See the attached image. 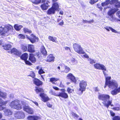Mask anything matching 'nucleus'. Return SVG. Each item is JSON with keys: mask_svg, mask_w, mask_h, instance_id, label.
<instances>
[{"mask_svg": "<svg viewBox=\"0 0 120 120\" xmlns=\"http://www.w3.org/2000/svg\"><path fill=\"white\" fill-rule=\"evenodd\" d=\"M117 10V9H112L108 12V14L109 15V18L111 21H113L114 20V19L112 14Z\"/></svg>", "mask_w": 120, "mask_h": 120, "instance_id": "9b49d317", "label": "nucleus"}, {"mask_svg": "<svg viewBox=\"0 0 120 120\" xmlns=\"http://www.w3.org/2000/svg\"><path fill=\"white\" fill-rule=\"evenodd\" d=\"M7 94L5 92H3L0 90V97L4 99L6 98Z\"/></svg>", "mask_w": 120, "mask_h": 120, "instance_id": "cd10ccee", "label": "nucleus"}, {"mask_svg": "<svg viewBox=\"0 0 120 120\" xmlns=\"http://www.w3.org/2000/svg\"><path fill=\"white\" fill-rule=\"evenodd\" d=\"M41 51L42 53L45 55H46L47 54V52L46 49L44 46L42 47L41 49Z\"/></svg>", "mask_w": 120, "mask_h": 120, "instance_id": "473e14b6", "label": "nucleus"}, {"mask_svg": "<svg viewBox=\"0 0 120 120\" xmlns=\"http://www.w3.org/2000/svg\"><path fill=\"white\" fill-rule=\"evenodd\" d=\"M38 73L41 75V77L44 80V77L45 76V75H41V74L44 73L45 72L43 71L42 68H40L39 70L38 71Z\"/></svg>", "mask_w": 120, "mask_h": 120, "instance_id": "2f4dec72", "label": "nucleus"}, {"mask_svg": "<svg viewBox=\"0 0 120 120\" xmlns=\"http://www.w3.org/2000/svg\"><path fill=\"white\" fill-rule=\"evenodd\" d=\"M27 119L28 120H34L33 116H30L27 117Z\"/></svg>", "mask_w": 120, "mask_h": 120, "instance_id": "603ef678", "label": "nucleus"}, {"mask_svg": "<svg viewBox=\"0 0 120 120\" xmlns=\"http://www.w3.org/2000/svg\"><path fill=\"white\" fill-rule=\"evenodd\" d=\"M8 102V101H4L1 99L0 98V104H2V105H6Z\"/></svg>", "mask_w": 120, "mask_h": 120, "instance_id": "a19ab883", "label": "nucleus"}, {"mask_svg": "<svg viewBox=\"0 0 120 120\" xmlns=\"http://www.w3.org/2000/svg\"><path fill=\"white\" fill-rule=\"evenodd\" d=\"M9 106L11 108L17 110H20L22 109L19 100L16 99L11 101L10 103Z\"/></svg>", "mask_w": 120, "mask_h": 120, "instance_id": "20e7f679", "label": "nucleus"}, {"mask_svg": "<svg viewBox=\"0 0 120 120\" xmlns=\"http://www.w3.org/2000/svg\"><path fill=\"white\" fill-rule=\"evenodd\" d=\"M67 91L68 94H70L72 93L74 91V90L73 89H71L69 87H68L67 89Z\"/></svg>", "mask_w": 120, "mask_h": 120, "instance_id": "79ce46f5", "label": "nucleus"}, {"mask_svg": "<svg viewBox=\"0 0 120 120\" xmlns=\"http://www.w3.org/2000/svg\"><path fill=\"white\" fill-rule=\"evenodd\" d=\"M87 60L89 63L91 64L95 63L96 62V61L95 60L89 58L87 59Z\"/></svg>", "mask_w": 120, "mask_h": 120, "instance_id": "4c0bfd02", "label": "nucleus"}, {"mask_svg": "<svg viewBox=\"0 0 120 120\" xmlns=\"http://www.w3.org/2000/svg\"><path fill=\"white\" fill-rule=\"evenodd\" d=\"M22 27V26L18 24H15L14 26V28L16 30L19 31Z\"/></svg>", "mask_w": 120, "mask_h": 120, "instance_id": "7c9ffc66", "label": "nucleus"}, {"mask_svg": "<svg viewBox=\"0 0 120 120\" xmlns=\"http://www.w3.org/2000/svg\"><path fill=\"white\" fill-rule=\"evenodd\" d=\"M67 62L69 63H71V64L73 65H75L76 64L78 63V61L75 59L74 58H71L67 60Z\"/></svg>", "mask_w": 120, "mask_h": 120, "instance_id": "f3484780", "label": "nucleus"}, {"mask_svg": "<svg viewBox=\"0 0 120 120\" xmlns=\"http://www.w3.org/2000/svg\"><path fill=\"white\" fill-rule=\"evenodd\" d=\"M94 66L95 69L101 70L102 71L103 74L105 78V82L106 84L109 83L111 81L110 80L111 79V77L108 76L107 74L108 71L107 70L106 67L103 64L97 63L94 64Z\"/></svg>", "mask_w": 120, "mask_h": 120, "instance_id": "f257e3e1", "label": "nucleus"}, {"mask_svg": "<svg viewBox=\"0 0 120 120\" xmlns=\"http://www.w3.org/2000/svg\"><path fill=\"white\" fill-rule=\"evenodd\" d=\"M110 4H114L116 8H120V2L118 0H111L110 1Z\"/></svg>", "mask_w": 120, "mask_h": 120, "instance_id": "a211bd4d", "label": "nucleus"}, {"mask_svg": "<svg viewBox=\"0 0 120 120\" xmlns=\"http://www.w3.org/2000/svg\"><path fill=\"white\" fill-rule=\"evenodd\" d=\"M33 116L34 120H38L40 119V118L38 116Z\"/></svg>", "mask_w": 120, "mask_h": 120, "instance_id": "6e6d98bb", "label": "nucleus"}, {"mask_svg": "<svg viewBox=\"0 0 120 120\" xmlns=\"http://www.w3.org/2000/svg\"><path fill=\"white\" fill-rule=\"evenodd\" d=\"M57 22L58 23V24L60 26H62L64 24L63 21L61 19H57Z\"/></svg>", "mask_w": 120, "mask_h": 120, "instance_id": "f704fd0d", "label": "nucleus"}, {"mask_svg": "<svg viewBox=\"0 0 120 120\" xmlns=\"http://www.w3.org/2000/svg\"><path fill=\"white\" fill-rule=\"evenodd\" d=\"M55 57L53 55L50 54L47 57L46 59V61L48 62H53L54 60Z\"/></svg>", "mask_w": 120, "mask_h": 120, "instance_id": "dca6fc26", "label": "nucleus"}, {"mask_svg": "<svg viewBox=\"0 0 120 120\" xmlns=\"http://www.w3.org/2000/svg\"><path fill=\"white\" fill-rule=\"evenodd\" d=\"M64 68H65L64 71L66 73L68 72L70 70V68L67 66H64Z\"/></svg>", "mask_w": 120, "mask_h": 120, "instance_id": "a18cd8bd", "label": "nucleus"}, {"mask_svg": "<svg viewBox=\"0 0 120 120\" xmlns=\"http://www.w3.org/2000/svg\"><path fill=\"white\" fill-rule=\"evenodd\" d=\"M40 96L42 98V100L44 102H46L49 99L47 95L43 93H41L40 94Z\"/></svg>", "mask_w": 120, "mask_h": 120, "instance_id": "4468645a", "label": "nucleus"}, {"mask_svg": "<svg viewBox=\"0 0 120 120\" xmlns=\"http://www.w3.org/2000/svg\"><path fill=\"white\" fill-rule=\"evenodd\" d=\"M110 113L111 116H113L115 115V113L113 112L112 111H110Z\"/></svg>", "mask_w": 120, "mask_h": 120, "instance_id": "680f3d73", "label": "nucleus"}, {"mask_svg": "<svg viewBox=\"0 0 120 120\" xmlns=\"http://www.w3.org/2000/svg\"><path fill=\"white\" fill-rule=\"evenodd\" d=\"M117 14L118 17L120 18V10L117 12Z\"/></svg>", "mask_w": 120, "mask_h": 120, "instance_id": "338daca9", "label": "nucleus"}, {"mask_svg": "<svg viewBox=\"0 0 120 120\" xmlns=\"http://www.w3.org/2000/svg\"><path fill=\"white\" fill-rule=\"evenodd\" d=\"M113 120H120V117L118 116H116L112 118Z\"/></svg>", "mask_w": 120, "mask_h": 120, "instance_id": "de8ad7c7", "label": "nucleus"}, {"mask_svg": "<svg viewBox=\"0 0 120 120\" xmlns=\"http://www.w3.org/2000/svg\"><path fill=\"white\" fill-rule=\"evenodd\" d=\"M11 53L15 55L20 56L21 55V53L15 48H14L11 49Z\"/></svg>", "mask_w": 120, "mask_h": 120, "instance_id": "2eb2a0df", "label": "nucleus"}, {"mask_svg": "<svg viewBox=\"0 0 120 120\" xmlns=\"http://www.w3.org/2000/svg\"><path fill=\"white\" fill-rule=\"evenodd\" d=\"M59 97H61L64 99L67 98L68 96L67 93L65 92H61L59 93Z\"/></svg>", "mask_w": 120, "mask_h": 120, "instance_id": "6ab92c4d", "label": "nucleus"}, {"mask_svg": "<svg viewBox=\"0 0 120 120\" xmlns=\"http://www.w3.org/2000/svg\"><path fill=\"white\" fill-rule=\"evenodd\" d=\"M3 105H0V111H1L3 110H5L6 108L5 107H4L2 106Z\"/></svg>", "mask_w": 120, "mask_h": 120, "instance_id": "13d9d810", "label": "nucleus"}, {"mask_svg": "<svg viewBox=\"0 0 120 120\" xmlns=\"http://www.w3.org/2000/svg\"><path fill=\"white\" fill-rule=\"evenodd\" d=\"M94 89V91L96 92H98L99 90V89L97 87H95Z\"/></svg>", "mask_w": 120, "mask_h": 120, "instance_id": "e2e57ef3", "label": "nucleus"}, {"mask_svg": "<svg viewBox=\"0 0 120 120\" xmlns=\"http://www.w3.org/2000/svg\"><path fill=\"white\" fill-rule=\"evenodd\" d=\"M29 59L32 63H35L36 61V59L33 54H30Z\"/></svg>", "mask_w": 120, "mask_h": 120, "instance_id": "393cba45", "label": "nucleus"}, {"mask_svg": "<svg viewBox=\"0 0 120 120\" xmlns=\"http://www.w3.org/2000/svg\"><path fill=\"white\" fill-rule=\"evenodd\" d=\"M98 1V0H91L90 1V3L91 4H93Z\"/></svg>", "mask_w": 120, "mask_h": 120, "instance_id": "8fccbe9b", "label": "nucleus"}, {"mask_svg": "<svg viewBox=\"0 0 120 120\" xmlns=\"http://www.w3.org/2000/svg\"><path fill=\"white\" fill-rule=\"evenodd\" d=\"M25 61L26 64L30 65H32V64L29 61L27 60H25Z\"/></svg>", "mask_w": 120, "mask_h": 120, "instance_id": "4d7b16f0", "label": "nucleus"}, {"mask_svg": "<svg viewBox=\"0 0 120 120\" xmlns=\"http://www.w3.org/2000/svg\"><path fill=\"white\" fill-rule=\"evenodd\" d=\"M97 6H98V8H99L100 10H102V9H103V8L100 5H98Z\"/></svg>", "mask_w": 120, "mask_h": 120, "instance_id": "69168bd1", "label": "nucleus"}, {"mask_svg": "<svg viewBox=\"0 0 120 120\" xmlns=\"http://www.w3.org/2000/svg\"><path fill=\"white\" fill-rule=\"evenodd\" d=\"M35 91L38 94L39 92H43V90L41 88L36 87L35 89Z\"/></svg>", "mask_w": 120, "mask_h": 120, "instance_id": "e433bc0d", "label": "nucleus"}, {"mask_svg": "<svg viewBox=\"0 0 120 120\" xmlns=\"http://www.w3.org/2000/svg\"><path fill=\"white\" fill-rule=\"evenodd\" d=\"M21 48L22 51L24 52L26 51L27 49V46L23 45H21Z\"/></svg>", "mask_w": 120, "mask_h": 120, "instance_id": "ea45409f", "label": "nucleus"}, {"mask_svg": "<svg viewBox=\"0 0 120 120\" xmlns=\"http://www.w3.org/2000/svg\"><path fill=\"white\" fill-rule=\"evenodd\" d=\"M104 28L108 31H109V30H110L112 32L115 33H118V32L111 27H105Z\"/></svg>", "mask_w": 120, "mask_h": 120, "instance_id": "c756f323", "label": "nucleus"}, {"mask_svg": "<svg viewBox=\"0 0 120 120\" xmlns=\"http://www.w3.org/2000/svg\"><path fill=\"white\" fill-rule=\"evenodd\" d=\"M87 85L86 82L83 80L80 81L79 84V88L78 90V94L79 95L82 94L83 92L85 91Z\"/></svg>", "mask_w": 120, "mask_h": 120, "instance_id": "39448f33", "label": "nucleus"}, {"mask_svg": "<svg viewBox=\"0 0 120 120\" xmlns=\"http://www.w3.org/2000/svg\"><path fill=\"white\" fill-rule=\"evenodd\" d=\"M23 108L24 111L30 114H33L34 112L33 109L28 105H25L23 106Z\"/></svg>", "mask_w": 120, "mask_h": 120, "instance_id": "9d476101", "label": "nucleus"}, {"mask_svg": "<svg viewBox=\"0 0 120 120\" xmlns=\"http://www.w3.org/2000/svg\"><path fill=\"white\" fill-rule=\"evenodd\" d=\"M28 51L30 52H35L34 46L32 45H28Z\"/></svg>", "mask_w": 120, "mask_h": 120, "instance_id": "412c9836", "label": "nucleus"}, {"mask_svg": "<svg viewBox=\"0 0 120 120\" xmlns=\"http://www.w3.org/2000/svg\"><path fill=\"white\" fill-rule=\"evenodd\" d=\"M47 106L49 107H51L52 106V105L50 104L49 103H47Z\"/></svg>", "mask_w": 120, "mask_h": 120, "instance_id": "774afa93", "label": "nucleus"}, {"mask_svg": "<svg viewBox=\"0 0 120 120\" xmlns=\"http://www.w3.org/2000/svg\"><path fill=\"white\" fill-rule=\"evenodd\" d=\"M13 28V27L10 25L5 26H2L0 27V32L1 34L4 35L5 33H7L9 30H12Z\"/></svg>", "mask_w": 120, "mask_h": 120, "instance_id": "423d86ee", "label": "nucleus"}, {"mask_svg": "<svg viewBox=\"0 0 120 120\" xmlns=\"http://www.w3.org/2000/svg\"><path fill=\"white\" fill-rule=\"evenodd\" d=\"M94 22V20H90L89 21H88L86 20H83V22L84 23H90L91 22Z\"/></svg>", "mask_w": 120, "mask_h": 120, "instance_id": "37998d69", "label": "nucleus"}, {"mask_svg": "<svg viewBox=\"0 0 120 120\" xmlns=\"http://www.w3.org/2000/svg\"><path fill=\"white\" fill-rule=\"evenodd\" d=\"M18 38L21 39H24L25 38V36L22 34H19L18 36Z\"/></svg>", "mask_w": 120, "mask_h": 120, "instance_id": "49530a36", "label": "nucleus"}, {"mask_svg": "<svg viewBox=\"0 0 120 120\" xmlns=\"http://www.w3.org/2000/svg\"><path fill=\"white\" fill-rule=\"evenodd\" d=\"M4 114L5 116H8L12 114V112L9 109H5L4 111Z\"/></svg>", "mask_w": 120, "mask_h": 120, "instance_id": "aec40b11", "label": "nucleus"}, {"mask_svg": "<svg viewBox=\"0 0 120 120\" xmlns=\"http://www.w3.org/2000/svg\"><path fill=\"white\" fill-rule=\"evenodd\" d=\"M53 88L54 89L56 90H59V89L56 86H53Z\"/></svg>", "mask_w": 120, "mask_h": 120, "instance_id": "0e129e2a", "label": "nucleus"}, {"mask_svg": "<svg viewBox=\"0 0 120 120\" xmlns=\"http://www.w3.org/2000/svg\"><path fill=\"white\" fill-rule=\"evenodd\" d=\"M23 31L25 33H31V31L26 28L23 29Z\"/></svg>", "mask_w": 120, "mask_h": 120, "instance_id": "c03bdc74", "label": "nucleus"}, {"mask_svg": "<svg viewBox=\"0 0 120 120\" xmlns=\"http://www.w3.org/2000/svg\"><path fill=\"white\" fill-rule=\"evenodd\" d=\"M14 116L15 118L18 119H23L25 117L24 113L22 111L15 112Z\"/></svg>", "mask_w": 120, "mask_h": 120, "instance_id": "6e6552de", "label": "nucleus"}, {"mask_svg": "<svg viewBox=\"0 0 120 120\" xmlns=\"http://www.w3.org/2000/svg\"><path fill=\"white\" fill-rule=\"evenodd\" d=\"M117 10V9H112L108 12V14L109 15V18L111 21H113L114 20V19L112 14Z\"/></svg>", "mask_w": 120, "mask_h": 120, "instance_id": "f8f14e48", "label": "nucleus"}, {"mask_svg": "<svg viewBox=\"0 0 120 120\" xmlns=\"http://www.w3.org/2000/svg\"><path fill=\"white\" fill-rule=\"evenodd\" d=\"M34 83L38 86L42 84V82L37 78H34L33 80Z\"/></svg>", "mask_w": 120, "mask_h": 120, "instance_id": "5701e85b", "label": "nucleus"}, {"mask_svg": "<svg viewBox=\"0 0 120 120\" xmlns=\"http://www.w3.org/2000/svg\"><path fill=\"white\" fill-rule=\"evenodd\" d=\"M59 4L57 2L53 3L52 7L56 11H59Z\"/></svg>", "mask_w": 120, "mask_h": 120, "instance_id": "4be33fe9", "label": "nucleus"}, {"mask_svg": "<svg viewBox=\"0 0 120 120\" xmlns=\"http://www.w3.org/2000/svg\"><path fill=\"white\" fill-rule=\"evenodd\" d=\"M52 95H53L55 96H58L59 97V94H57L56 93L53 92V93L52 94Z\"/></svg>", "mask_w": 120, "mask_h": 120, "instance_id": "bf43d9fd", "label": "nucleus"}, {"mask_svg": "<svg viewBox=\"0 0 120 120\" xmlns=\"http://www.w3.org/2000/svg\"><path fill=\"white\" fill-rule=\"evenodd\" d=\"M26 38L29 40L32 43L37 42L38 41V38L33 34H32L30 35V37L28 36H26Z\"/></svg>", "mask_w": 120, "mask_h": 120, "instance_id": "1a4fd4ad", "label": "nucleus"}, {"mask_svg": "<svg viewBox=\"0 0 120 120\" xmlns=\"http://www.w3.org/2000/svg\"><path fill=\"white\" fill-rule=\"evenodd\" d=\"M113 109L114 110H116L117 111H119L120 110V106L119 105H118V106L116 107H114L113 108Z\"/></svg>", "mask_w": 120, "mask_h": 120, "instance_id": "3c124183", "label": "nucleus"}, {"mask_svg": "<svg viewBox=\"0 0 120 120\" xmlns=\"http://www.w3.org/2000/svg\"><path fill=\"white\" fill-rule=\"evenodd\" d=\"M65 49L66 50H67L68 51V52H70L71 51V50L69 47H65Z\"/></svg>", "mask_w": 120, "mask_h": 120, "instance_id": "052dcab7", "label": "nucleus"}, {"mask_svg": "<svg viewBox=\"0 0 120 120\" xmlns=\"http://www.w3.org/2000/svg\"><path fill=\"white\" fill-rule=\"evenodd\" d=\"M48 39L50 41H52L53 42H55L56 43H57L58 41H56V38L55 37L49 36L48 37Z\"/></svg>", "mask_w": 120, "mask_h": 120, "instance_id": "c85d7f7f", "label": "nucleus"}, {"mask_svg": "<svg viewBox=\"0 0 120 120\" xmlns=\"http://www.w3.org/2000/svg\"><path fill=\"white\" fill-rule=\"evenodd\" d=\"M28 56V54L27 53H25L21 56L20 58L22 60L25 61L27 60Z\"/></svg>", "mask_w": 120, "mask_h": 120, "instance_id": "bb28decb", "label": "nucleus"}, {"mask_svg": "<svg viewBox=\"0 0 120 120\" xmlns=\"http://www.w3.org/2000/svg\"><path fill=\"white\" fill-rule=\"evenodd\" d=\"M49 3V1H47L46 3H44L42 4L41 6V7L43 10H46L49 7L48 4Z\"/></svg>", "mask_w": 120, "mask_h": 120, "instance_id": "b1692460", "label": "nucleus"}, {"mask_svg": "<svg viewBox=\"0 0 120 120\" xmlns=\"http://www.w3.org/2000/svg\"><path fill=\"white\" fill-rule=\"evenodd\" d=\"M4 49L6 50H8L11 49V45L10 44H7L3 46Z\"/></svg>", "mask_w": 120, "mask_h": 120, "instance_id": "c9c22d12", "label": "nucleus"}, {"mask_svg": "<svg viewBox=\"0 0 120 120\" xmlns=\"http://www.w3.org/2000/svg\"><path fill=\"white\" fill-rule=\"evenodd\" d=\"M56 11L52 7L49 9L47 11V13L49 15L53 14L55 13Z\"/></svg>", "mask_w": 120, "mask_h": 120, "instance_id": "a878e982", "label": "nucleus"}, {"mask_svg": "<svg viewBox=\"0 0 120 120\" xmlns=\"http://www.w3.org/2000/svg\"><path fill=\"white\" fill-rule=\"evenodd\" d=\"M98 99L103 101L102 103L107 108H108L109 105L112 106L113 105L112 104V99L110 100V96L107 94H100L98 96Z\"/></svg>", "mask_w": 120, "mask_h": 120, "instance_id": "f03ea898", "label": "nucleus"}, {"mask_svg": "<svg viewBox=\"0 0 120 120\" xmlns=\"http://www.w3.org/2000/svg\"><path fill=\"white\" fill-rule=\"evenodd\" d=\"M109 87L112 89H114L112 90L111 94L113 95H115L120 93V87L117 88L118 84L117 82L114 80H112L109 83Z\"/></svg>", "mask_w": 120, "mask_h": 120, "instance_id": "7ed1b4c3", "label": "nucleus"}, {"mask_svg": "<svg viewBox=\"0 0 120 120\" xmlns=\"http://www.w3.org/2000/svg\"><path fill=\"white\" fill-rule=\"evenodd\" d=\"M73 46L75 51L77 53L82 54H84L85 53L80 45L75 43Z\"/></svg>", "mask_w": 120, "mask_h": 120, "instance_id": "0eeeda50", "label": "nucleus"}, {"mask_svg": "<svg viewBox=\"0 0 120 120\" xmlns=\"http://www.w3.org/2000/svg\"><path fill=\"white\" fill-rule=\"evenodd\" d=\"M67 79H69L71 81L76 83L77 80L75 77L71 73H70L68 74L66 76Z\"/></svg>", "mask_w": 120, "mask_h": 120, "instance_id": "ddd939ff", "label": "nucleus"}, {"mask_svg": "<svg viewBox=\"0 0 120 120\" xmlns=\"http://www.w3.org/2000/svg\"><path fill=\"white\" fill-rule=\"evenodd\" d=\"M110 1L109 0L105 2L101 3L102 6L103 7L106 6H107L109 4H110Z\"/></svg>", "mask_w": 120, "mask_h": 120, "instance_id": "58836bf2", "label": "nucleus"}, {"mask_svg": "<svg viewBox=\"0 0 120 120\" xmlns=\"http://www.w3.org/2000/svg\"><path fill=\"white\" fill-rule=\"evenodd\" d=\"M50 81L53 84H55V82H56L59 80V79L57 78H52L50 79Z\"/></svg>", "mask_w": 120, "mask_h": 120, "instance_id": "72a5a7b5", "label": "nucleus"}, {"mask_svg": "<svg viewBox=\"0 0 120 120\" xmlns=\"http://www.w3.org/2000/svg\"><path fill=\"white\" fill-rule=\"evenodd\" d=\"M71 114L74 117L78 118L79 117V116L75 113H74L73 112H71Z\"/></svg>", "mask_w": 120, "mask_h": 120, "instance_id": "864d4df0", "label": "nucleus"}, {"mask_svg": "<svg viewBox=\"0 0 120 120\" xmlns=\"http://www.w3.org/2000/svg\"><path fill=\"white\" fill-rule=\"evenodd\" d=\"M84 55L82 56V57H84L85 58H86L87 59L89 58V56L85 52V53L83 54Z\"/></svg>", "mask_w": 120, "mask_h": 120, "instance_id": "09e8293b", "label": "nucleus"}, {"mask_svg": "<svg viewBox=\"0 0 120 120\" xmlns=\"http://www.w3.org/2000/svg\"><path fill=\"white\" fill-rule=\"evenodd\" d=\"M30 76L33 78H34L35 76V74L34 72L33 71H32L30 73Z\"/></svg>", "mask_w": 120, "mask_h": 120, "instance_id": "5fc2aeb1", "label": "nucleus"}]
</instances>
